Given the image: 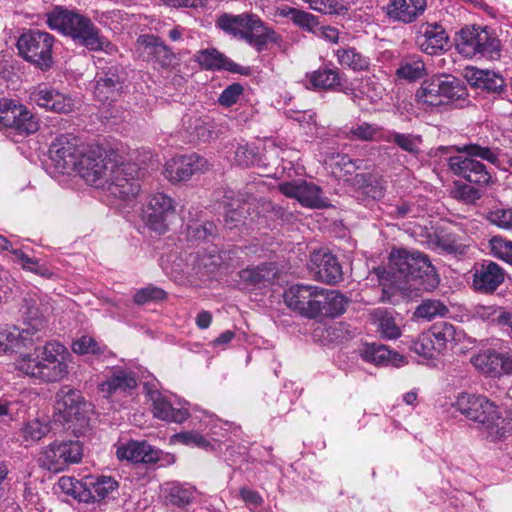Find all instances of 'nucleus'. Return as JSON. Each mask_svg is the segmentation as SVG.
Here are the masks:
<instances>
[{"instance_id":"obj_1","label":"nucleus","mask_w":512,"mask_h":512,"mask_svg":"<svg viewBox=\"0 0 512 512\" xmlns=\"http://www.w3.org/2000/svg\"><path fill=\"white\" fill-rule=\"evenodd\" d=\"M72 355L59 341L46 342L37 347L33 354H24L17 361V368L31 378L52 383L69 374Z\"/></svg>"},{"instance_id":"obj_2","label":"nucleus","mask_w":512,"mask_h":512,"mask_svg":"<svg viewBox=\"0 0 512 512\" xmlns=\"http://www.w3.org/2000/svg\"><path fill=\"white\" fill-rule=\"evenodd\" d=\"M453 406L469 420L480 423L493 441L512 435V414L483 395L463 392Z\"/></svg>"},{"instance_id":"obj_3","label":"nucleus","mask_w":512,"mask_h":512,"mask_svg":"<svg viewBox=\"0 0 512 512\" xmlns=\"http://www.w3.org/2000/svg\"><path fill=\"white\" fill-rule=\"evenodd\" d=\"M47 25L90 51L112 53L116 50L115 46L101 35L90 18L74 11L55 8L47 15Z\"/></svg>"},{"instance_id":"obj_4","label":"nucleus","mask_w":512,"mask_h":512,"mask_svg":"<svg viewBox=\"0 0 512 512\" xmlns=\"http://www.w3.org/2000/svg\"><path fill=\"white\" fill-rule=\"evenodd\" d=\"M389 267L394 278L412 282L408 287L399 286L404 293L412 289L429 291L439 284L434 266L421 252L404 249L393 251L390 254Z\"/></svg>"},{"instance_id":"obj_5","label":"nucleus","mask_w":512,"mask_h":512,"mask_svg":"<svg viewBox=\"0 0 512 512\" xmlns=\"http://www.w3.org/2000/svg\"><path fill=\"white\" fill-rule=\"evenodd\" d=\"M216 26L225 33L244 40L257 51H262L269 43H278L280 40V36L273 29L267 27L259 16L251 13H224L217 18Z\"/></svg>"},{"instance_id":"obj_6","label":"nucleus","mask_w":512,"mask_h":512,"mask_svg":"<svg viewBox=\"0 0 512 512\" xmlns=\"http://www.w3.org/2000/svg\"><path fill=\"white\" fill-rule=\"evenodd\" d=\"M456 150L460 154L448 159L450 170L470 183L479 186L488 185L491 182V175L486 166L475 157L496 164L498 162L497 151L476 143L456 147Z\"/></svg>"},{"instance_id":"obj_7","label":"nucleus","mask_w":512,"mask_h":512,"mask_svg":"<svg viewBox=\"0 0 512 512\" xmlns=\"http://www.w3.org/2000/svg\"><path fill=\"white\" fill-rule=\"evenodd\" d=\"M467 89L463 82L453 76H433L424 80L415 93L418 105L435 108L464 100Z\"/></svg>"},{"instance_id":"obj_8","label":"nucleus","mask_w":512,"mask_h":512,"mask_svg":"<svg viewBox=\"0 0 512 512\" xmlns=\"http://www.w3.org/2000/svg\"><path fill=\"white\" fill-rule=\"evenodd\" d=\"M145 174V168L139 167L133 162L114 164L105 185L106 191L116 199L130 201L138 195L140 191L139 180Z\"/></svg>"},{"instance_id":"obj_9","label":"nucleus","mask_w":512,"mask_h":512,"mask_svg":"<svg viewBox=\"0 0 512 512\" xmlns=\"http://www.w3.org/2000/svg\"><path fill=\"white\" fill-rule=\"evenodd\" d=\"M83 446L78 440H55L39 452L40 467L53 473L65 471L82 460Z\"/></svg>"},{"instance_id":"obj_10","label":"nucleus","mask_w":512,"mask_h":512,"mask_svg":"<svg viewBox=\"0 0 512 512\" xmlns=\"http://www.w3.org/2000/svg\"><path fill=\"white\" fill-rule=\"evenodd\" d=\"M54 42L55 39L50 33L31 29L19 37L17 48L26 61L42 70H47L53 64Z\"/></svg>"},{"instance_id":"obj_11","label":"nucleus","mask_w":512,"mask_h":512,"mask_svg":"<svg viewBox=\"0 0 512 512\" xmlns=\"http://www.w3.org/2000/svg\"><path fill=\"white\" fill-rule=\"evenodd\" d=\"M457 51L466 58L490 57L499 52V41L486 28L464 27L456 38Z\"/></svg>"},{"instance_id":"obj_12","label":"nucleus","mask_w":512,"mask_h":512,"mask_svg":"<svg viewBox=\"0 0 512 512\" xmlns=\"http://www.w3.org/2000/svg\"><path fill=\"white\" fill-rule=\"evenodd\" d=\"M114 163L106 159L99 150L87 148L80 155L75 172L88 184L104 188Z\"/></svg>"},{"instance_id":"obj_13","label":"nucleus","mask_w":512,"mask_h":512,"mask_svg":"<svg viewBox=\"0 0 512 512\" xmlns=\"http://www.w3.org/2000/svg\"><path fill=\"white\" fill-rule=\"evenodd\" d=\"M55 417L63 423L87 424L86 403L79 390L63 386L56 394Z\"/></svg>"},{"instance_id":"obj_14","label":"nucleus","mask_w":512,"mask_h":512,"mask_svg":"<svg viewBox=\"0 0 512 512\" xmlns=\"http://www.w3.org/2000/svg\"><path fill=\"white\" fill-rule=\"evenodd\" d=\"M175 202L164 193H155L148 197L142 210L143 222L153 231L163 234L169 222L175 216Z\"/></svg>"},{"instance_id":"obj_15","label":"nucleus","mask_w":512,"mask_h":512,"mask_svg":"<svg viewBox=\"0 0 512 512\" xmlns=\"http://www.w3.org/2000/svg\"><path fill=\"white\" fill-rule=\"evenodd\" d=\"M470 362L486 377L499 378L512 374V354L508 351L484 349L473 355Z\"/></svg>"},{"instance_id":"obj_16","label":"nucleus","mask_w":512,"mask_h":512,"mask_svg":"<svg viewBox=\"0 0 512 512\" xmlns=\"http://www.w3.org/2000/svg\"><path fill=\"white\" fill-rule=\"evenodd\" d=\"M49 303L38 293H27L23 298L20 312L24 319L26 327L30 334L37 337L40 342L43 339L44 329L46 328V320L44 314L49 310Z\"/></svg>"},{"instance_id":"obj_17","label":"nucleus","mask_w":512,"mask_h":512,"mask_svg":"<svg viewBox=\"0 0 512 512\" xmlns=\"http://www.w3.org/2000/svg\"><path fill=\"white\" fill-rule=\"evenodd\" d=\"M209 161L197 154L183 155L168 160L164 167V176L170 182L188 180L193 174L209 170Z\"/></svg>"},{"instance_id":"obj_18","label":"nucleus","mask_w":512,"mask_h":512,"mask_svg":"<svg viewBox=\"0 0 512 512\" xmlns=\"http://www.w3.org/2000/svg\"><path fill=\"white\" fill-rule=\"evenodd\" d=\"M86 149L87 148L78 147L75 137L62 135L53 142L49 153L55 167L59 169L61 173H70L75 170L78 161H80V155H82V152H85Z\"/></svg>"},{"instance_id":"obj_19","label":"nucleus","mask_w":512,"mask_h":512,"mask_svg":"<svg viewBox=\"0 0 512 512\" xmlns=\"http://www.w3.org/2000/svg\"><path fill=\"white\" fill-rule=\"evenodd\" d=\"M309 270L319 281L333 284L342 279V269L336 257L326 250L314 251L309 261Z\"/></svg>"},{"instance_id":"obj_20","label":"nucleus","mask_w":512,"mask_h":512,"mask_svg":"<svg viewBox=\"0 0 512 512\" xmlns=\"http://www.w3.org/2000/svg\"><path fill=\"white\" fill-rule=\"evenodd\" d=\"M318 292L319 288L316 286L296 284L285 291L284 301L292 310L313 319V313L316 311L314 301Z\"/></svg>"},{"instance_id":"obj_21","label":"nucleus","mask_w":512,"mask_h":512,"mask_svg":"<svg viewBox=\"0 0 512 512\" xmlns=\"http://www.w3.org/2000/svg\"><path fill=\"white\" fill-rule=\"evenodd\" d=\"M279 190L287 197L297 199L302 205L318 208L324 204L321 188L306 180H293L279 184Z\"/></svg>"},{"instance_id":"obj_22","label":"nucleus","mask_w":512,"mask_h":512,"mask_svg":"<svg viewBox=\"0 0 512 512\" xmlns=\"http://www.w3.org/2000/svg\"><path fill=\"white\" fill-rule=\"evenodd\" d=\"M123 70L113 65L97 75L94 88L95 98L100 102L114 101L120 95L123 88Z\"/></svg>"},{"instance_id":"obj_23","label":"nucleus","mask_w":512,"mask_h":512,"mask_svg":"<svg viewBox=\"0 0 512 512\" xmlns=\"http://www.w3.org/2000/svg\"><path fill=\"white\" fill-rule=\"evenodd\" d=\"M505 270L493 261H483L475 266L473 288L483 294H492L504 282Z\"/></svg>"},{"instance_id":"obj_24","label":"nucleus","mask_w":512,"mask_h":512,"mask_svg":"<svg viewBox=\"0 0 512 512\" xmlns=\"http://www.w3.org/2000/svg\"><path fill=\"white\" fill-rule=\"evenodd\" d=\"M426 6V0H390L383 7V12L388 19L394 22L408 24L421 16Z\"/></svg>"},{"instance_id":"obj_25","label":"nucleus","mask_w":512,"mask_h":512,"mask_svg":"<svg viewBox=\"0 0 512 512\" xmlns=\"http://www.w3.org/2000/svg\"><path fill=\"white\" fill-rule=\"evenodd\" d=\"M31 99L40 107L56 113H69L74 108V100L58 90L46 85L38 86Z\"/></svg>"},{"instance_id":"obj_26","label":"nucleus","mask_w":512,"mask_h":512,"mask_svg":"<svg viewBox=\"0 0 512 512\" xmlns=\"http://www.w3.org/2000/svg\"><path fill=\"white\" fill-rule=\"evenodd\" d=\"M447 43L448 36L442 26L438 24L422 25L416 37L419 49L429 55H436L444 51Z\"/></svg>"},{"instance_id":"obj_27","label":"nucleus","mask_w":512,"mask_h":512,"mask_svg":"<svg viewBox=\"0 0 512 512\" xmlns=\"http://www.w3.org/2000/svg\"><path fill=\"white\" fill-rule=\"evenodd\" d=\"M314 301L316 311L313 319L318 316L337 317L343 314L348 304V299L336 290L320 289Z\"/></svg>"},{"instance_id":"obj_28","label":"nucleus","mask_w":512,"mask_h":512,"mask_svg":"<svg viewBox=\"0 0 512 512\" xmlns=\"http://www.w3.org/2000/svg\"><path fill=\"white\" fill-rule=\"evenodd\" d=\"M147 56L164 69H170L175 63V54L157 36L144 34L137 40Z\"/></svg>"},{"instance_id":"obj_29","label":"nucleus","mask_w":512,"mask_h":512,"mask_svg":"<svg viewBox=\"0 0 512 512\" xmlns=\"http://www.w3.org/2000/svg\"><path fill=\"white\" fill-rule=\"evenodd\" d=\"M196 62L206 70H226L231 73L247 75L249 69L233 62L215 48L200 50L195 55Z\"/></svg>"},{"instance_id":"obj_30","label":"nucleus","mask_w":512,"mask_h":512,"mask_svg":"<svg viewBox=\"0 0 512 512\" xmlns=\"http://www.w3.org/2000/svg\"><path fill=\"white\" fill-rule=\"evenodd\" d=\"M39 342L29 329L17 326L0 328V354L18 352L21 348H29Z\"/></svg>"},{"instance_id":"obj_31","label":"nucleus","mask_w":512,"mask_h":512,"mask_svg":"<svg viewBox=\"0 0 512 512\" xmlns=\"http://www.w3.org/2000/svg\"><path fill=\"white\" fill-rule=\"evenodd\" d=\"M117 457L134 463H155L159 459L158 451L146 442L130 441L117 448Z\"/></svg>"},{"instance_id":"obj_32","label":"nucleus","mask_w":512,"mask_h":512,"mask_svg":"<svg viewBox=\"0 0 512 512\" xmlns=\"http://www.w3.org/2000/svg\"><path fill=\"white\" fill-rule=\"evenodd\" d=\"M137 387L133 372L115 370L112 375L99 384V390L104 397L109 398L117 392H129Z\"/></svg>"},{"instance_id":"obj_33","label":"nucleus","mask_w":512,"mask_h":512,"mask_svg":"<svg viewBox=\"0 0 512 512\" xmlns=\"http://www.w3.org/2000/svg\"><path fill=\"white\" fill-rule=\"evenodd\" d=\"M465 76L472 86L490 93H500L505 85L501 76L488 70L469 69Z\"/></svg>"},{"instance_id":"obj_34","label":"nucleus","mask_w":512,"mask_h":512,"mask_svg":"<svg viewBox=\"0 0 512 512\" xmlns=\"http://www.w3.org/2000/svg\"><path fill=\"white\" fill-rule=\"evenodd\" d=\"M361 356L365 361L376 365L392 364L394 366H400L406 362L402 355L390 351L386 346L381 344L366 345L361 352Z\"/></svg>"},{"instance_id":"obj_35","label":"nucleus","mask_w":512,"mask_h":512,"mask_svg":"<svg viewBox=\"0 0 512 512\" xmlns=\"http://www.w3.org/2000/svg\"><path fill=\"white\" fill-rule=\"evenodd\" d=\"M117 481L109 476L87 477L84 487L88 497L84 501H101L117 488Z\"/></svg>"},{"instance_id":"obj_36","label":"nucleus","mask_w":512,"mask_h":512,"mask_svg":"<svg viewBox=\"0 0 512 512\" xmlns=\"http://www.w3.org/2000/svg\"><path fill=\"white\" fill-rule=\"evenodd\" d=\"M152 412L154 417L174 423H183L189 416L187 409L173 407L172 404L161 395L153 398Z\"/></svg>"},{"instance_id":"obj_37","label":"nucleus","mask_w":512,"mask_h":512,"mask_svg":"<svg viewBox=\"0 0 512 512\" xmlns=\"http://www.w3.org/2000/svg\"><path fill=\"white\" fill-rule=\"evenodd\" d=\"M308 83L316 90H337L341 86L338 69L319 68L307 74Z\"/></svg>"},{"instance_id":"obj_38","label":"nucleus","mask_w":512,"mask_h":512,"mask_svg":"<svg viewBox=\"0 0 512 512\" xmlns=\"http://www.w3.org/2000/svg\"><path fill=\"white\" fill-rule=\"evenodd\" d=\"M427 74L425 63L419 55H410L403 58L396 70L400 79L415 81Z\"/></svg>"},{"instance_id":"obj_39","label":"nucleus","mask_w":512,"mask_h":512,"mask_svg":"<svg viewBox=\"0 0 512 512\" xmlns=\"http://www.w3.org/2000/svg\"><path fill=\"white\" fill-rule=\"evenodd\" d=\"M338 63L353 71H365L370 66V59L353 47L339 48L335 51Z\"/></svg>"},{"instance_id":"obj_40","label":"nucleus","mask_w":512,"mask_h":512,"mask_svg":"<svg viewBox=\"0 0 512 512\" xmlns=\"http://www.w3.org/2000/svg\"><path fill=\"white\" fill-rule=\"evenodd\" d=\"M411 350L425 358H436L443 354L442 347L436 342L434 334L427 330L412 341Z\"/></svg>"},{"instance_id":"obj_41","label":"nucleus","mask_w":512,"mask_h":512,"mask_svg":"<svg viewBox=\"0 0 512 512\" xmlns=\"http://www.w3.org/2000/svg\"><path fill=\"white\" fill-rule=\"evenodd\" d=\"M371 319L377 325L378 332L383 338L396 339L400 337L401 330L393 316L385 309H375L371 313Z\"/></svg>"},{"instance_id":"obj_42","label":"nucleus","mask_w":512,"mask_h":512,"mask_svg":"<svg viewBox=\"0 0 512 512\" xmlns=\"http://www.w3.org/2000/svg\"><path fill=\"white\" fill-rule=\"evenodd\" d=\"M230 150L233 154V161L238 166L250 167L259 161L256 148L246 142L233 143Z\"/></svg>"},{"instance_id":"obj_43","label":"nucleus","mask_w":512,"mask_h":512,"mask_svg":"<svg viewBox=\"0 0 512 512\" xmlns=\"http://www.w3.org/2000/svg\"><path fill=\"white\" fill-rule=\"evenodd\" d=\"M167 501L175 506L184 507L191 503L194 497V489L190 486L172 484L165 490Z\"/></svg>"},{"instance_id":"obj_44","label":"nucleus","mask_w":512,"mask_h":512,"mask_svg":"<svg viewBox=\"0 0 512 512\" xmlns=\"http://www.w3.org/2000/svg\"><path fill=\"white\" fill-rule=\"evenodd\" d=\"M429 330L434 334L436 342L439 343L444 352L450 344H455L457 341L456 328L451 323L438 322L433 324Z\"/></svg>"},{"instance_id":"obj_45","label":"nucleus","mask_w":512,"mask_h":512,"mask_svg":"<svg viewBox=\"0 0 512 512\" xmlns=\"http://www.w3.org/2000/svg\"><path fill=\"white\" fill-rule=\"evenodd\" d=\"M224 198L227 199L223 200L224 207L226 208L225 223L232 229L244 218V207L238 200L234 201L233 191H228Z\"/></svg>"},{"instance_id":"obj_46","label":"nucleus","mask_w":512,"mask_h":512,"mask_svg":"<svg viewBox=\"0 0 512 512\" xmlns=\"http://www.w3.org/2000/svg\"><path fill=\"white\" fill-rule=\"evenodd\" d=\"M490 254L508 264L512 261V241L502 236L496 235L489 239L488 243Z\"/></svg>"},{"instance_id":"obj_47","label":"nucleus","mask_w":512,"mask_h":512,"mask_svg":"<svg viewBox=\"0 0 512 512\" xmlns=\"http://www.w3.org/2000/svg\"><path fill=\"white\" fill-rule=\"evenodd\" d=\"M449 312L448 307L439 300H425L415 310L414 315L417 318L431 320L434 317H443Z\"/></svg>"},{"instance_id":"obj_48","label":"nucleus","mask_w":512,"mask_h":512,"mask_svg":"<svg viewBox=\"0 0 512 512\" xmlns=\"http://www.w3.org/2000/svg\"><path fill=\"white\" fill-rule=\"evenodd\" d=\"M51 427L48 422L33 419L26 422L22 428V437L25 441L38 442L49 434Z\"/></svg>"},{"instance_id":"obj_49","label":"nucleus","mask_w":512,"mask_h":512,"mask_svg":"<svg viewBox=\"0 0 512 512\" xmlns=\"http://www.w3.org/2000/svg\"><path fill=\"white\" fill-rule=\"evenodd\" d=\"M474 313L478 318L484 321L497 322L500 325L506 324L510 314L503 308L495 305H477L474 308Z\"/></svg>"},{"instance_id":"obj_50","label":"nucleus","mask_w":512,"mask_h":512,"mask_svg":"<svg viewBox=\"0 0 512 512\" xmlns=\"http://www.w3.org/2000/svg\"><path fill=\"white\" fill-rule=\"evenodd\" d=\"M19 134H32L39 129V124L34 115L24 106L21 115H15V123L8 126Z\"/></svg>"},{"instance_id":"obj_51","label":"nucleus","mask_w":512,"mask_h":512,"mask_svg":"<svg viewBox=\"0 0 512 512\" xmlns=\"http://www.w3.org/2000/svg\"><path fill=\"white\" fill-rule=\"evenodd\" d=\"M24 111V105L14 100H0V127L8 128L9 125L15 123V115H21Z\"/></svg>"},{"instance_id":"obj_52","label":"nucleus","mask_w":512,"mask_h":512,"mask_svg":"<svg viewBox=\"0 0 512 512\" xmlns=\"http://www.w3.org/2000/svg\"><path fill=\"white\" fill-rule=\"evenodd\" d=\"M72 351L76 354H102L105 350L104 346H101L94 338L88 335H83L78 339L74 340L71 345Z\"/></svg>"},{"instance_id":"obj_53","label":"nucleus","mask_w":512,"mask_h":512,"mask_svg":"<svg viewBox=\"0 0 512 512\" xmlns=\"http://www.w3.org/2000/svg\"><path fill=\"white\" fill-rule=\"evenodd\" d=\"M452 195L455 199L464 202L465 204H474L482 196L480 189L475 188L465 183H455L452 190Z\"/></svg>"},{"instance_id":"obj_54","label":"nucleus","mask_w":512,"mask_h":512,"mask_svg":"<svg viewBox=\"0 0 512 512\" xmlns=\"http://www.w3.org/2000/svg\"><path fill=\"white\" fill-rule=\"evenodd\" d=\"M166 297L167 294L163 289L149 285L135 293L134 302L141 305L150 301L164 300Z\"/></svg>"},{"instance_id":"obj_55","label":"nucleus","mask_w":512,"mask_h":512,"mask_svg":"<svg viewBox=\"0 0 512 512\" xmlns=\"http://www.w3.org/2000/svg\"><path fill=\"white\" fill-rule=\"evenodd\" d=\"M487 220L501 229L512 230V209L492 210L487 214Z\"/></svg>"},{"instance_id":"obj_56","label":"nucleus","mask_w":512,"mask_h":512,"mask_svg":"<svg viewBox=\"0 0 512 512\" xmlns=\"http://www.w3.org/2000/svg\"><path fill=\"white\" fill-rule=\"evenodd\" d=\"M419 136H413L411 134L392 133L389 141L396 143L401 149L409 153H416L419 149L420 143Z\"/></svg>"},{"instance_id":"obj_57","label":"nucleus","mask_w":512,"mask_h":512,"mask_svg":"<svg viewBox=\"0 0 512 512\" xmlns=\"http://www.w3.org/2000/svg\"><path fill=\"white\" fill-rule=\"evenodd\" d=\"M379 130L377 126L364 122L352 127L349 135L353 139L371 141L375 139Z\"/></svg>"},{"instance_id":"obj_58","label":"nucleus","mask_w":512,"mask_h":512,"mask_svg":"<svg viewBox=\"0 0 512 512\" xmlns=\"http://www.w3.org/2000/svg\"><path fill=\"white\" fill-rule=\"evenodd\" d=\"M243 91L244 89L241 84L233 83L223 90L218 98V102L221 106L231 107L237 103Z\"/></svg>"},{"instance_id":"obj_59","label":"nucleus","mask_w":512,"mask_h":512,"mask_svg":"<svg viewBox=\"0 0 512 512\" xmlns=\"http://www.w3.org/2000/svg\"><path fill=\"white\" fill-rule=\"evenodd\" d=\"M174 438L177 442L188 446L207 448L210 445L203 435L193 431L177 433Z\"/></svg>"},{"instance_id":"obj_60","label":"nucleus","mask_w":512,"mask_h":512,"mask_svg":"<svg viewBox=\"0 0 512 512\" xmlns=\"http://www.w3.org/2000/svg\"><path fill=\"white\" fill-rule=\"evenodd\" d=\"M293 13L295 14L293 22L295 25L299 26L300 28L308 32L315 34L320 24L316 16L302 10Z\"/></svg>"},{"instance_id":"obj_61","label":"nucleus","mask_w":512,"mask_h":512,"mask_svg":"<svg viewBox=\"0 0 512 512\" xmlns=\"http://www.w3.org/2000/svg\"><path fill=\"white\" fill-rule=\"evenodd\" d=\"M239 496L250 510L260 507L264 502L262 496L257 491L247 487L239 489Z\"/></svg>"},{"instance_id":"obj_62","label":"nucleus","mask_w":512,"mask_h":512,"mask_svg":"<svg viewBox=\"0 0 512 512\" xmlns=\"http://www.w3.org/2000/svg\"><path fill=\"white\" fill-rule=\"evenodd\" d=\"M308 3L310 8L324 13L332 14L337 11L340 1L339 0H303Z\"/></svg>"},{"instance_id":"obj_63","label":"nucleus","mask_w":512,"mask_h":512,"mask_svg":"<svg viewBox=\"0 0 512 512\" xmlns=\"http://www.w3.org/2000/svg\"><path fill=\"white\" fill-rule=\"evenodd\" d=\"M240 279L242 282L247 285H256L265 280V275L263 274V268H246L239 273Z\"/></svg>"},{"instance_id":"obj_64","label":"nucleus","mask_w":512,"mask_h":512,"mask_svg":"<svg viewBox=\"0 0 512 512\" xmlns=\"http://www.w3.org/2000/svg\"><path fill=\"white\" fill-rule=\"evenodd\" d=\"M315 35L327 42H330L332 44L338 43L339 40V31L335 27L332 26H318Z\"/></svg>"}]
</instances>
